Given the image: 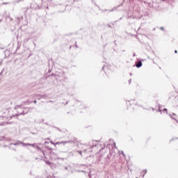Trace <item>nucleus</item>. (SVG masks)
Instances as JSON below:
<instances>
[{
	"label": "nucleus",
	"mask_w": 178,
	"mask_h": 178,
	"mask_svg": "<svg viewBox=\"0 0 178 178\" xmlns=\"http://www.w3.org/2000/svg\"><path fill=\"white\" fill-rule=\"evenodd\" d=\"M143 66V63H141V61H140L137 65H136V67H141Z\"/></svg>",
	"instance_id": "f257e3e1"
},
{
	"label": "nucleus",
	"mask_w": 178,
	"mask_h": 178,
	"mask_svg": "<svg viewBox=\"0 0 178 178\" xmlns=\"http://www.w3.org/2000/svg\"><path fill=\"white\" fill-rule=\"evenodd\" d=\"M175 54H177V50H175Z\"/></svg>",
	"instance_id": "f03ea898"
},
{
	"label": "nucleus",
	"mask_w": 178,
	"mask_h": 178,
	"mask_svg": "<svg viewBox=\"0 0 178 178\" xmlns=\"http://www.w3.org/2000/svg\"><path fill=\"white\" fill-rule=\"evenodd\" d=\"M163 111H168L166 108H165Z\"/></svg>",
	"instance_id": "7ed1b4c3"
}]
</instances>
